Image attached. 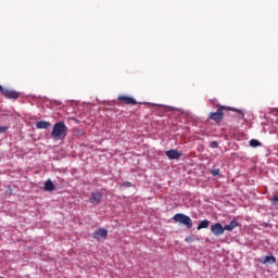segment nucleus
Masks as SVG:
<instances>
[{"label":"nucleus","mask_w":278,"mask_h":278,"mask_svg":"<svg viewBox=\"0 0 278 278\" xmlns=\"http://www.w3.org/2000/svg\"><path fill=\"white\" fill-rule=\"evenodd\" d=\"M186 242H193L192 237H187V238H186Z\"/></svg>","instance_id":"nucleus-19"},{"label":"nucleus","mask_w":278,"mask_h":278,"mask_svg":"<svg viewBox=\"0 0 278 278\" xmlns=\"http://www.w3.org/2000/svg\"><path fill=\"white\" fill-rule=\"evenodd\" d=\"M0 278H3V277H0Z\"/></svg>","instance_id":"nucleus-22"},{"label":"nucleus","mask_w":278,"mask_h":278,"mask_svg":"<svg viewBox=\"0 0 278 278\" xmlns=\"http://www.w3.org/2000/svg\"><path fill=\"white\" fill-rule=\"evenodd\" d=\"M102 199H103V192L94 191V192H91L89 201L92 203V205H99V203H101Z\"/></svg>","instance_id":"nucleus-5"},{"label":"nucleus","mask_w":278,"mask_h":278,"mask_svg":"<svg viewBox=\"0 0 278 278\" xmlns=\"http://www.w3.org/2000/svg\"><path fill=\"white\" fill-rule=\"evenodd\" d=\"M250 147H262V143L257 139H251Z\"/></svg>","instance_id":"nucleus-15"},{"label":"nucleus","mask_w":278,"mask_h":278,"mask_svg":"<svg viewBox=\"0 0 278 278\" xmlns=\"http://www.w3.org/2000/svg\"><path fill=\"white\" fill-rule=\"evenodd\" d=\"M66 134H68V127H66V124L64 122H58L52 128L51 138L53 140H62V138H66Z\"/></svg>","instance_id":"nucleus-2"},{"label":"nucleus","mask_w":278,"mask_h":278,"mask_svg":"<svg viewBox=\"0 0 278 278\" xmlns=\"http://www.w3.org/2000/svg\"><path fill=\"white\" fill-rule=\"evenodd\" d=\"M124 186H127V187H129V186H131V182H129V181H126V182H124Z\"/></svg>","instance_id":"nucleus-20"},{"label":"nucleus","mask_w":278,"mask_h":278,"mask_svg":"<svg viewBox=\"0 0 278 278\" xmlns=\"http://www.w3.org/2000/svg\"><path fill=\"white\" fill-rule=\"evenodd\" d=\"M211 148H212V149H218V142L213 141V142L211 143Z\"/></svg>","instance_id":"nucleus-18"},{"label":"nucleus","mask_w":278,"mask_h":278,"mask_svg":"<svg viewBox=\"0 0 278 278\" xmlns=\"http://www.w3.org/2000/svg\"><path fill=\"white\" fill-rule=\"evenodd\" d=\"M211 231L216 236H223L225 233V228L223 227V224L216 223L211 226Z\"/></svg>","instance_id":"nucleus-7"},{"label":"nucleus","mask_w":278,"mask_h":278,"mask_svg":"<svg viewBox=\"0 0 278 278\" xmlns=\"http://www.w3.org/2000/svg\"><path fill=\"white\" fill-rule=\"evenodd\" d=\"M37 129H49L51 127V123L46 122V121H40L36 123Z\"/></svg>","instance_id":"nucleus-11"},{"label":"nucleus","mask_w":278,"mask_h":278,"mask_svg":"<svg viewBox=\"0 0 278 278\" xmlns=\"http://www.w3.org/2000/svg\"><path fill=\"white\" fill-rule=\"evenodd\" d=\"M238 227V222L232 220L229 225L224 226V231H233Z\"/></svg>","instance_id":"nucleus-13"},{"label":"nucleus","mask_w":278,"mask_h":278,"mask_svg":"<svg viewBox=\"0 0 278 278\" xmlns=\"http://www.w3.org/2000/svg\"><path fill=\"white\" fill-rule=\"evenodd\" d=\"M165 155L168 157V160H179V157H181V155H184V153H181L175 149H170L165 152Z\"/></svg>","instance_id":"nucleus-8"},{"label":"nucleus","mask_w":278,"mask_h":278,"mask_svg":"<svg viewBox=\"0 0 278 278\" xmlns=\"http://www.w3.org/2000/svg\"><path fill=\"white\" fill-rule=\"evenodd\" d=\"M175 223L184 225L187 229H192V218L184 213H177L173 216Z\"/></svg>","instance_id":"nucleus-3"},{"label":"nucleus","mask_w":278,"mask_h":278,"mask_svg":"<svg viewBox=\"0 0 278 278\" xmlns=\"http://www.w3.org/2000/svg\"><path fill=\"white\" fill-rule=\"evenodd\" d=\"M45 190L46 192H53V190H55V185H53V181H51V179L45 182Z\"/></svg>","instance_id":"nucleus-12"},{"label":"nucleus","mask_w":278,"mask_h":278,"mask_svg":"<svg viewBox=\"0 0 278 278\" xmlns=\"http://www.w3.org/2000/svg\"><path fill=\"white\" fill-rule=\"evenodd\" d=\"M211 175L213 177H218V175H220V169L219 168L211 169Z\"/></svg>","instance_id":"nucleus-16"},{"label":"nucleus","mask_w":278,"mask_h":278,"mask_svg":"<svg viewBox=\"0 0 278 278\" xmlns=\"http://www.w3.org/2000/svg\"><path fill=\"white\" fill-rule=\"evenodd\" d=\"M117 101H119L121 103H124L125 105H137L138 104V101H136V99H134L132 97H129V96H118Z\"/></svg>","instance_id":"nucleus-6"},{"label":"nucleus","mask_w":278,"mask_h":278,"mask_svg":"<svg viewBox=\"0 0 278 278\" xmlns=\"http://www.w3.org/2000/svg\"><path fill=\"white\" fill-rule=\"evenodd\" d=\"M0 92L3 94V86L0 85Z\"/></svg>","instance_id":"nucleus-21"},{"label":"nucleus","mask_w":278,"mask_h":278,"mask_svg":"<svg viewBox=\"0 0 278 278\" xmlns=\"http://www.w3.org/2000/svg\"><path fill=\"white\" fill-rule=\"evenodd\" d=\"M2 94L5 97V99H20L21 98V92L11 90L8 88L2 89Z\"/></svg>","instance_id":"nucleus-4"},{"label":"nucleus","mask_w":278,"mask_h":278,"mask_svg":"<svg viewBox=\"0 0 278 278\" xmlns=\"http://www.w3.org/2000/svg\"><path fill=\"white\" fill-rule=\"evenodd\" d=\"M258 262H261V264H277V257H275L274 255H268L261 257Z\"/></svg>","instance_id":"nucleus-10"},{"label":"nucleus","mask_w":278,"mask_h":278,"mask_svg":"<svg viewBox=\"0 0 278 278\" xmlns=\"http://www.w3.org/2000/svg\"><path fill=\"white\" fill-rule=\"evenodd\" d=\"M94 240H101L103 238H108V229L102 228L93 232Z\"/></svg>","instance_id":"nucleus-9"},{"label":"nucleus","mask_w":278,"mask_h":278,"mask_svg":"<svg viewBox=\"0 0 278 278\" xmlns=\"http://www.w3.org/2000/svg\"><path fill=\"white\" fill-rule=\"evenodd\" d=\"M5 131H8V127L7 126H0V134H5Z\"/></svg>","instance_id":"nucleus-17"},{"label":"nucleus","mask_w":278,"mask_h":278,"mask_svg":"<svg viewBox=\"0 0 278 278\" xmlns=\"http://www.w3.org/2000/svg\"><path fill=\"white\" fill-rule=\"evenodd\" d=\"M237 112L238 118H244V111L229 108L226 105H218V109L216 112H211L208 114V118L211 121H214L215 123H223V118H225V112Z\"/></svg>","instance_id":"nucleus-1"},{"label":"nucleus","mask_w":278,"mask_h":278,"mask_svg":"<svg viewBox=\"0 0 278 278\" xmlns=\"http://www.w3.org/2000/svg\"><path fill=\"white\" fill-rule=\"evenodd\" d=\"M207 227H210V220L204 219L198 225L197 229L201 231V229H207Z\"/></svg>","instance_id":"nucleus-14"}]
</instances>
